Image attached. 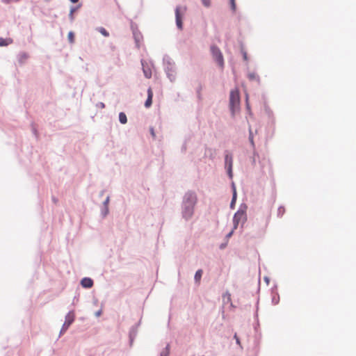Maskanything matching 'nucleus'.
Segmentation results:
<instances>
[{"mask_svg": "<svg viewBox=\"0 0 356 356\" xmlns=\"http://www.w3.org/2000/svg\"><path fill=\"white\" fill-rule=\"evenodd\" d=\"M197 203V196L196 193L191 190L187 191L184 193L181 203V217L186 221H188L193 218Z\"/></svg>", "mask_w": 356, "mask_h": 356, "instance_id": "f257e3e1", "label": "nucleus"}, {"mask_svg": "<svg viewBox=\"0 0 356 356\" xmlns=\"http://www.w3.org/2000/svg\"><path fill=\"white\" fill-rule=\"evenodd\" d=\"M241 104V94L238 88L232 89L229 93V108L232 118L235 116L236 111H239Z\"/></svg>", "mask_w": 356, "mask_h": 356, "instance_id": "f03ea898", "label": "nucleus"}, {"mask_svg": "<svg viewBox=\"0 0 356 356\" xmlns=\"http://www.w3.org/2000/svg\"><path fill=\"white\" fill-rule=\"evenodd\" d=\"M164 71L170 82H174L176 79V67L173 60L168 54H165L163 58Z\"/></svg>", "mask_w": 356, "mask_h": 356, "instance_id": "7ed1b4c3", "label": "nucleus"}, {"mask_svg": "<svg viewBox=\"0 0 356 356\" xmlns=\"http://www.w3.org/2000/svg\"><path fill=\"white\" fill-rule=\"evenodd\" d=\"M211 54L213 59L217 63L219 67L224 68L225 60L220 49L216 44H211L210 47Z\"/></svg>", "mask_w": 356, "mask_h": 356, "instance_id": "20e7f679", "label": "nucleus"}, {"mask_svg": "<svg viewBox=\"0 0 356 356\" xmlns=\"http://www.w3.org/2000/svg\"><path fill=\"white\" fill-rule=\"evenodd\" d=\"M225 169L228 178L233 181V155L227 150L225 152Z\"/></svg>", "mask_w": 356, "mask_h": 356, "instance_id": "39448f33", "label": "nucleus"}, {"mask_svg": "<svg viewBox=\"0 0 356 356\" xmlns=\"http://www.w3.org/2000/svg\"><path fill=\"white\" fill-rule=\"evenodd\" d=\"M186 10V8L184 7L182 8L181 6H177L175 9V24L177 28L179 31H182L184 29V16L185 11Z\"/></svg>", "mask_w": 356, "mask_h": 356, "instance_id": "423d86ee", "label": "nucleus"}, {"mask_svg": "<svg viewBox=\"0 0 356 356\" xmlns=\"http://www.w3.org/2000/svg\"><path fill=\"white\" fill-rule=\"evenodd\" d=\"M75 320V314L74 310L68 312L65 318V322L60 331V336L63 334L74 323Z\"/></svg>", "mask_w": 356, "mask_h": 356, "instance_id": "0eeeda50", "label": "nucleus"}, {"mask_svg": "<svg viewBox=\"0 0 356 356\" xmlns=\"http://www.w3.org/2000/svg\"><path fill=\"white\" fill-rule=\"evenodd\" d=\"M230 186L232 190V200L229 204V208L231 209H234L237 200V191L236 184L234 181H231Z\"/></svg>", "mask_w": 356, "mask_h": 356, "instance_id": "6e6552de", "label": "nucleus"}, {"mask_svg": "<svg viewBox=\"0 0 356 356\" xmlns=\"http://www.w3.org/2000/svg\"><path fill=\"white\" fill-rule=\"evenodd\" d=\"M81 286L86 289H91L94 285V281L89 277H84L80 281Z\"/></svg>", "mask_w": 356, "mask_h": 356, "instance_id": "1a4fd4ad", "label": "nucleus"}, {"mask_svg": "<svg viewBox=\"0 0 356 356\" xmlns=\"http://www.w3.org/2000/svg\"><path fill=\"white\" fill-rule=\"evenodd\" d=\"M147 99L144 103V106L145 108H150L152 105V99H153V91L152 90L151 87H149L147 89Z\"/></svg>", "mask_w": 356, "mask_h": 356, "instance_id": "9d476101", "label": "nucleus"}, {"mask_svg": "<svg viewBox=\"0 0 356 356\" xmlns=\"http://www.w3.org/2000/svg\"><path fill=\"white\" fill-rule=\"evenodd\" d=\"M245 207H246V204L244 202L241 203L239 205L238 210L234 213L232 218L241 221L243 216L242 214L243 213V209Z\"/></svg>", "mask_w": 356, "mask_h": 356, "instance_id": "9b49d317", "label": "nucleus"}, {"mask_svg": "<svg viewBox=\"0 0 356 356\" xmlns=\"http://www.w3.org/2000/svg\"><path fill=\"white\" fill-rule=\"evenodd\" d=\"M138 334V329L135 327H131L129 331V346H132L133 343L137 337Z\"/></svg>", "mask_w": 356, "mask_h": 356, "instance_id": "f8f14e48", "label": "nucleus"}, {"mask_svg": "<svg viewBox=\"0 0 356 356\" xmlns=\"http://www.w3.org/2000/svg\"><path fill=\"white\" fill-rule=\"evenodd\" d=\"M133 37L136 43V47L137 48L140 47V42L143 39V35L140 31L138 30V31L132 32Z\"/></svg>", "mask_w": 356, "mask_h": 356, "instance_id": "ddd939ff", "label": "nucleus"}, {"mask_svg": "<svg viewBox=\"0 0 356 356\" xmlns=\"http://www.w3.org/2000/svg\"><path fill=\"white\" fill-rule=\"evenodd\" d=\"M248 132H249L248 140H249V143L250 144L252 149H254L255 143H254V133L252 130L251 125L249 124L248 121Z\"/></svg>", "mask_w": 356, "mask_h": 356, "instance_id": "4468645a", "label": "nucleus"}, {"mask_svg": "<svg viewBox=\"0 0 356 356\" xmlns=\"http://www.w3.org/2000/svg\"><path fill=\"white\" fill-rule=\"evenodd\" d=\"M259 302V298L258 297L257 300V302H256V311L254 314V318L256 321V325H254V328L256 332H257V327L259 326V318H258Z\"/></svg>", "mask_w": 356, "mask_h": 356, "instance_id": "2eb2a0df", "label": "nucleus"}, {"mask_svg": "<svg viewBox=\"0 0 356 356\" xmlns=\"http://www.w3.org/2000/svg\"><path fill=\"white\" fill-rule=\"evenodd\" d=\"M247 209H248V205L246 204V207H245L243 209V213L242 214V218H241V231H243V228H244V225L245 223L247 222L248 220V216H247Z\"/></svg>", "mask_w": 356, "mask_h": 356, "instance_id": "dca6fc26", "label": "nucleus"}, {"mask_svg": "<svg viewBox=\"0 0 356 356\" xmlns=\"http://www.w3.org/2000/svg\"><path fill=\"white\" fill-rule=\"evenodd\" d=\"M261 340V333L256 334L254 340V350L256 353H258L259 350V343Z\"/></svg>", "mask_w": 356, "mask_h": 356, "instance_id": "f3484780", "label": "nucleus"}, {"mask_svg": "<svg viewBox=\"0 0 356 356\" xmlns=\"http://www.w3.org/2000/svg\"><path fill=\"white\" fill-rule=\"evenodd\" d=\"M245 108H246V111H247V114L249 116L252 117L253 116V113H252V112L251 111V106H250V102H249V96H248V93H245Z\"/></svg>", "mask_w": 356, "mask_h": 356, "instance_id": "a211bd4d", "label": "nucleus"}, {"mask_svg": "<svg viewBox=\"0 0 356 356\" xmlns=\"http://www.w3.org/2000/svg\"><path fill=\"white\" fill-rule=\"evenodd\" d=\"M13 42V40L11 38H1L0 37V47H7Z\"/></svg>", "mask_w": 356, "mask_h": 356, "instance_id": "6ab92c4d", "label": "nucleus"}, {"mask_svg": "<svg viewBox=\"0 0 356 356\" xmlns=\"http://www.w3.org/2000/svg\"><path fill=\"white\" fill-rule=\"evenodd\" d=\"M28 58L29 54L24 51H21L17 55V60L20 64H23Z\"/></svg>", "mask_w": 356, "mask_h": 356, "instance_id": "aec40b11", "label": "nucleus"}, {"mask_svg": "<svg viewBox=\"0 0 356 356\" xmlns=\"http://www.w3.org/2000/svg\"><path fill=\"white\" fill-rule=\"evenodd\" d=\"M141 63L143 65V72L145 77L147 79H150L152 75L151 69L149 67H145L143 60L141 61Z\"/></svg>", "mask_w": 356, "mask_h": 356, "instance_id": "412c9836", "label": "nucleus"}, {"mask_svg": "<svg viewBox=\"0 0 356 356\" xmlns=\"http://www.w3.org/2000/svg\"><path fill=\"white\" fill-rule=\"evenodd\" d=\"M203 275V270L202 269H198L196 270L195 275H194V281L196 284H200V280L202 279Z\"/></svg>", "mask_w": 356, "mask_h": 356, "instance_id": "4be33fe9", "label": "nucleus"}, {"mask_svg": "<svg viewBox=\"0 0 356 356\" xmlns=\"http://www.w3.org/2000/svg\"><path fill=\"white\" fill-rule=\"evenodd\" d=\"M100 210H101V217L102 218H105L109 213V208L108 206L102 204Z\"/></svg>", "mask_w": 356, "mask_h": 356, "instance_id": "5701e85b", "label": "nucleus"}, {"mask_svg": "<svg viewBox=\"0 0 356 356\" xmlns=\"http://www.w3.org/2000/svg\"><path fill=\"white\" fill-rule=\"evenodd\" d=\"M118 120L122 124H125L127 122V117L124 112L119 113Z\"/></svg>", "mask_w": 356, "mask_h": 356, "instance_id": "b1692460", "label": "nucleus"}, {"mask_svg": "<svg viewBox=\"0 0 356 356\" xmlns=\"http://www.w3.org/2000/svg\"><path fill=\"white\" fill-rule=\"evenodd\" d=\"M271 302L273 305H276L280 302L279 293H271Z\"/></svg>", "mask_w": 356, "mask_h": 356, "instance_id": "393cba45", "label": "nucleus"}, {"mask_svg": "<svg viewBox=\"0 0 356 356\" xmlns=\"http://www.w3.org/2000/svg\"><path fill=\"white\" fill-rule=\"evenodd\" d=\"M95 30L100 33L104 37H108L110 35L109 32L102 26H98L95 29Z\"/></svg>", "mask_w": 356, "mask_h": 356, "instance_id": "a878e982", "label": "nucleus"}, {"mask_svg": "<svg viewBox=\"0 0 356 356\" xmlns=\"http://www.w3.org/2000/svg\"><path fill=\"white\" fill-rule=\"evenodd\" d=\"M248 78L250 81L256 80L259 83H260V77L254 72H250L248 74Z\"/></svg>", "mask_w": 356, "mask_h": 356, "instance_id": "bb28decb", "label": "nucleus"}, {"mask_svg": "<svg viewBox=\"0 0 356 356\" xmlns=\"http://www.w3.org/2000/svg\"><path fill=\"white\" fill-rule=\"evenodd\" d=\"M264 111H265V113H266V115L268 116V118L270 119H273V111L270 108V107L268 106V105L266 103L264 104Z\"/></svg>", "mask_w": 356, "mask_h": 356, "instance_id": "cd10ccee", "label": "nucleus"}, {"mask_svg": "<svg viewBox=\"0 0 356 356\" xmlns=\"http://www.w3.org/2000/svg\"><path fill=\"white\" fill-rule=\"evenodd\" d=\"M67 40H68L69 43H70V44L74 43V42H75V33L72 31H70L68 32Z\"/></svg>", "mask_w": 356, "mask_h": 356, "instance_id": "c85d7f7f", "label": "nucleus"}, {"mask_svg": "<svg viewBox=\"0 0 356 356\" xmlns=\"http://www.w3.org/2000/svg\"><path fill=\"white\" fill-rule=\"evenodd\" d=\"M191 140V136L185 137L184 143L182 144V146L181 147V152L182 153H185L187 149V143Z\"/></svg>", "mask_w": 356, "mask_h": 356, "instance_id": "c756f323", "label": "nucleus"}, {"mask_svg": "<svg viewBox=\"0 0 356 356\" xmlns=\"http://www.w3.org/2000/svg\"><path fill=\"white\" fill-rule=\"evenodd\" d=\"M170 345L168 343L166 346L162 350V351L160 353L159 356H169L170 355Z\"/></svg>", "mask_w": 356, "mask_h": 356, "instance_id": "7c9ffc66", "label": "nucleus"}, {"mask_svg": "<svg viewBox=\"0 0 356 356\" xmlns=\"http://www.w3.org/2000/svg\"><path fill=\"white\" fill-rule=\"evenodd\" d=\"M130 28L132 32H136L139 30L137 24L134 22L131 19L130 20Z\"/></svg>", "mask_w": 356, "mask_h": 356, "instance_id": "2f4dec72", "label": "nucleus"}, {"mask_svg": "<svg viewBox=\"0 0 356 356\" xmlns=\"http://www.w3.org/2000/svg\"><path fill=\"white\" fill-rule=\"evenodd\" d=\"M81 6H82L81 3H79L78 5H76V6H72L70 7V12L72 13H74L81 7Z\"/></svg>", "mask_w": 356, "mask_h": 356, "instance_id": "473e14b6", "label": "nucleus"}, {"mask_svg": "<svg viewBox=\"0 0 356 356\" xmlns=\"http://www.w3.org/2000/svg\"><path fill=\"white\" fill-rule=\"evenodd\" d=\"M201 90H202V86L200 85L196 88V95H197V98L198 99V101H201L202 100Z\"/></svg>", "mask_w": 356, "mask_h": 356, "instance_id": "72a5a7b5", "label": "nucleus"}, {"mask_svg": "<svg viewBox=\"0 0 356 356\" xmlns=\"http://www.w3.org/2000/svg\"><path fill=\"white\" fill-rule=\"evenodd\" d=\"M285 212V208L283 206H280L277 209V217H282Z\"/></svg>", "mask_w": 356, "mask_h": 356, "instance_id": "f704fd0d", "label": "nucleus"}, {"mask_svg": "<svg viewBox=\"0 0 356 356\" xmlns=\"http://www.w3.org/2000/svg\"><path fill=\"white\" fill-rule=\"evenodd\" d=\"M230 8L232 12H236V3L235 0H229Z\"/></svg>", "mask_w": 356, "mask_h": 356, "instance_id": "c9c22d12", "label": "nucleus"}, {"mask_svg": "<svg viewBox=\"0 0 356 356\" xmlns=\"http://www.w3.org/2000/svg\"><path fill=\"white\" fill-rule=\"evenodd\" d=\"M232 222H233V227L232 229L235 231L238 228L239 223H241L240 222L241 221L232 218Z\"/></svg>", "mask_w": 356, "mask_h": 356, "instance_id": "e433bc0d", "label": "nucleus"}, {"mask_svg": "<svg viewBox=\"0 0 356 356\" xmlns=\"http://www.w3.org/2000/svg\"><path fill=\"white\" fill-rule=\"evenodd\" d=\"M238 43L239 48H240V52H242L243 50H245V44L241 39H240V38L238 39Z\"/></svg>", "mask_w": 356, "mask_h": 356, "instance_id": "4c0bfd02", "label": "nucleus"}, {"mask_svg": "<svg viewBox=\"0 0 356 356\" xmlns=\"http://www.w3.org/2000/svg\"><path fill=\"white\" fill-rule=\"evenodd\" d=\"M241 54L243 56V60L248 62L249 58H248V55L246 50H243V51L241 52Z\"/></svg>", "mask_w": 356, "mask_h": 356, "instance_id": "58836bf2", "label": "nucleus"}, {"mask_svg": "<svg viewBox=\"0 0 356 356\" xmlns=\"http://www.w3.org/2000/svg\"><path fill=\"white\" fill-rule=\"evenodd\" d=\"M277 284L276 282L274 283L273 286L270 289L271 293H278L277 291Z\"/></svg>", "mask_w": 356, "mask_h": 356, "instance_id": "ea45409f", "label": "nucleus"}, {"mask_svg": "<svg viewBox=\"0 0 356 356\" xmlns=\"http://www.w3.org/2000/svg\"><path fill=\"white\" fill-rule=\"evenodd\" d=\"M234 233V230L231 229V231H229V232L226 234L225 238V241H228V240H229V238L233 236Z\"/></svg>", "mask_w": 356, "mask_h": 356, "instance_id": "a19ab883", "label": "nucleus"}, {"mask_svg": "<svg viewBox=\"0 0 356 356\" xmlns=\"http://www.w3.org/2000/svg\"><path fill=\"white\" fill-rule=\"evenodd\" d=\"M234 339H235L236 341V343L237 345H238L241 348H242L241 346V340H240V338L238 337L237 334L235 333L234 335Z\"/></svg>", "mask_w": 356, "mask_h": 356, "instance_id": "79ce46f5", "label": "nucleus"}, {"mask_svg": "<svg viewBox=\"0 0 356 356\" xmlns=\"http://www.w3.org/2000/svg\"><path fill=\"white\" fill-rule=\"evenodd\" d=\"M201 1L205 7L209 8L211 6V0H201Z\"/></svg>", "mask_w": 356, "mask_h": 356, "instance_id": "37998d69", "label": "nucleus"}, {"mask_svg": "<svg viewBox=\"0 0 356 356\" xmlns=\"http://www.w3.org/2000/svg\"><path fill=\"white\" fill-rule=\"evenodd\" d=\"M109 202H110V196L108 195L106 197V199L104 200V202H102V205H105V206H108V207Z\"/></svg>", "mask_w": 356, "mask_h": 356, "instance_id": "c03bdc74", "label": "nucleus"}, {"mask_svg": "<svg viewBox=\"0 0 356 356\" xmlns=\"http://www.w3.org/2000/svg\"><path fill=\"white\" fill-rule=\"evenodd\" d=\"M149 133H150L151 136H152V138L154 139H155L156 138V134H155V131H154V127H150V128H149Z\"/></svg>", "mask_w": 356, "mask_h": 356, "instance_id": "a18cd8bd", "label": "nucleus"}, {"mask_svg": "<svg viewBox=\"0 0 356 356\" xmlns=\"http://www.w3.org/2000/svg\"><path fill=\"white\" fill-rule=\"evenodd\" d=\"M223 298L225 299V298H227V302L229 301H231V295L230 293L227 291L223 296H222Z\"/></svg>", "mask_w": 356, "mask_h": 356, "instance_id": "49530a36", "label": "nucleus"}, {"mask_svg": "<svg viewBox=\"0 0 356 356\" xmlns=\"http://www.w3.org/2000/svg\"><path fill=\"white\" fill-rule=\"evenodd\" d=\"M19 0H1V2L6 4H9L13 2H18Z\"/></svg>", "mask_w": 356, "mask_h": 356, "instance_id": "de8ad7c7", "label": "nucleus"}, {"mask_svg": "<svg viewBox=\"0 0 356 356\" xmlns=\"http://www.w3.org/2000/svg\"><path fill=\"white\" fill-rule=\"evenodd\" d=\"M95 106L97 108H104L106 106L105 104L102 102L97 103Z\"/></svg>", "mask_w": 356, "mask_h": 356, "instance_id": "09e8293b", "label": "nucleus"}, {"mask_svg": "<svg viewBox=\"0 0 356 356\" xmlns=\"http://www.w3.org/2000/svg\"><path fill=\"white\" fill-rule=\"evenodd\" d=\"M68 17H69L70 22L72 23L74 21L75 17L74 15V13H72L70 12V13L68 15Z\"/></svg>", "mask_w": 356, "mask_h": 356, "instance_id": "8fccbe9b", "label": "nucleus"}, {"mask_svg": "<svg viewBox=\"0 0 356 356\" xmlns=\"http://www.w3.org/2000/svg\"><path fill=\"white\" fill-rule=\"evenodd\" d=\"M227 243H228V241H225V242H224V243H222L219 245V248H220V250H224V249L227 247Z\"/></svg>", "mask_w": 356, "mask_h": 356, "instance_id": "3c124183", "label": "nucleus"}, {"mask_svg": "<svg viewBox=\"0 0 356 356\" xmlns=\"http://www.w3.org/2000/svg\"><path fill=\"white\" fill-rule=\"evenodd\" d=\"M102 314V309H100L99 310H97L95 313V316L96 317H99Z\"/></svg>", "mask_w": 356, "mask_h": 356, "instance_id": "603ef678", "label": "nucleus"}, {"mask_svg": "<svg viewBox=\"0 0 356 356\" xmlns=\"http://www.w3.org/2000/svg\"><path fill=\"white\" fill-rule=\"evenodd\" d=\"M141 320H139L137 323H136L134 325L131 327H135L136 329L138 330L139 326L140 325Z\"/></svg>", "mask_w": 356, "mask_h": 356, "instance_id": "864d4df0", "label": "nucleus"}, {"mask_svg": "<svg viewBox=\"0 0 356 356\" xmlns=\"http://www.w3.org/2000/svg\"><path fill=\"white\" fill-rule=\"evenodd\" d=\"M32 131H33V134H34V136L36 138H38V131H37V129L33 126L32 127Z\"/></svg>", "mask_w": 356, "mask_h": 356, "instance_id": "5fc2aeb1", "label": "nucleus"}, {"mask_svg": "<svg viewBox=\"0 0 356 356\" xmlns=\"http://www.w3.org/2000/svg\"><path fill=\"white\" fill-rule=\"evenodd\" d=\"M252 150H253L252 156H254L255 158H257V157L259 158V155L258 152L256 151V149L255 148L252 149Z\"/></svg>", "mask_w": 356, "mask_h": 356, "instance_id": "6e6d98bb", "label": "nucleus"}, {"mask_svg": "<svg viewBox=\"0 0 356 356\" xmlns=\"http://www.w3.org/2000/svg\"><path fill=\"white\" fill-rule=\"evenodd\" d=\"M264 282H265L267 284H269L270 281V277H268V276H265V277H264Z\"/></svg>", "mask_w": 356, "mask_h": 356, "instance_id": "4d7b16f0", "label": "nucleus"}, {"mask_svg": "<svg viewBox=\"0 0 356 356\" xmlns=\"http://www.w3.org/2000/svg\"><path fill=\"white\" fill-rule=\"evenodd\" d=\"M257 159L254 156H252L251 158V163L252 165H255L256 164Z\"/></svg>", "mask_w": 356, "mask_h": 356, "instance_id": "13d9d810", "label": "nucleus"}, {"mask_svg": "<svg viewBox=\"0 0 356 356\" xmlns=\"http://www.w3.org/2000/svg\"><path fill=\"white\" fill-rule=\"evenodd\" d=\"M260 284H261L260 279H259L257 292H259V291H260Z\"/></svg>", "mask_w": 356, "mask_h": 356, "instance_id": "bf43d9fd", "label": "nucleus"}, {"mask_svg": "<svg viewBox=\"0 0 356 356\" xmlns=\"http://www.w3.org/2000/svg\"><path fill=\"white\" fill-rule=\"evenodd\" d=\"M72 3H76L79 2V0H69Z\"/></svg>", "mask_w": 356, "mask_h": 356, "instance_id": "052dcab7", "label": "nucleus"}, {"mask_svg": "<svg viewBox=\"0 0 356 356\" xmlns=\"http://www.w3.org/2000/svg\"><path fill=\"white\" fill-rule=\"evenodd\" d=\"M104 192H105V190H102V191H101L99 192V196H100V197L103 196V195H104Z\"/></svg>", "mask_w": 356, "mask_h": 356, "instance_id": "680f3d73", "label": "nucleus"}, {"mask_svg": "<svg viewBox=\"0 0 356 356\" xmlns=\"http://www.w3.org/2000/svg\"><path fill=\"white\" fill-rule=\"evenodd\" d=\"M52 200H53V202H54L55 203H56V202H57V201H58V200H57L54 196H53V197H52Z\"/></svg>", "mask_w": 356, "mask_h": 356, "instance_id": "e2e57ef3", "label": "nucleus"}, {"mask_svg": "<svg viewBox=\"0 0 356 356\" xmlns=\"http://www.w3.org/2000/svg\"><path fill=\"white\" fill-rule=\"evenodd\" d=\"M76 300H78V297L75 296L74 297V300H74V301H75Z\"/></svg>", "mask_w": 356, "mask_h": 356, "instance_id": "0e129e2a", "label": "nucleus"}, {"mask_svg": "<svg viewBox=\"0 0 356 356\" xmlns=\"http://www.w3.org/2000/svg\"><path fill=\"white\" fill-rule=\"evenodd\" d=\"M231 307H233V308L236 307V306H234L232 303H231Z\"/></svg>", "mask_w": 356, "mask_h": 356, "instance_id": "69168bd1", "label": "nucleus"}]
</instances>
